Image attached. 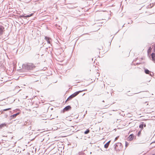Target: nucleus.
Here are the masks:
<instances>
[{
    "instance_id": "12",
    "label": "nucleus",
    "mask_w": 155,
    "mask_h": 155,
    "mask_svg": "<svg viewBox=\"0 0 155 155\" xmlns=\"http://www.w3.org/2000/svg\"><path fill=\"white\" fill-rule=\"evenodd\" d=\"M110 141H109L107 143H106L104 145V147L105 148H107L109 144L110 143Z\"/></svg>"
},
{
    "instance_id": "22",
    "label": "nucleus",
    "mask_w": 155,
    "mask_h": 155,
    "mask_svg": "<svg viewBox=\"0 0 155 155\" xmlns=\"http://www.w3.org/2000/svg\"><path fill=\"white\" fill-rule=\"evenodd\" d=\"M117 137H116L115 139V140H117Z\"/></svg>"
},
{
    "instance_id": "17",
    "label": "nucleus",
    "mask_w": 155,
    "mask_h": 155,
    "mask_svg": "<svg viewBox=\"0 0 155 155\" xmlns=\"http://www.w3.org/2000/svg\"><path fill=\"white\" fill-rule=\"evenodd\" d=\"M11 108H7V109H4L3 110V111H7V110H11Z\"/></svg>"
},
{
    "instance_id": "21",
    "label": "nucleus",
    "mask_w": 155,
    "mask_h": 155,
    "mask_svg": "<svg viewBox=\"0 0 155 155\" xmlns=\"http://www.w3.org/2000/svg\"><path fill=\"white\" fill-rule=\"evenodd\" d=\"M131 114H128V116L129 117H131Z\"/></svg>"
},
{
    "instance_id": "6",
    "label": "nucleus",
    "mask_w": 155,
    "mask_h": 155,
    "mask_svg": "<svg viewBox=\"0 0 155 155\" xmlns=\"http://www.w3.org/2000/svg\"><path fill=\"white\" fill-rule=\"evenodd\" d=\"M71 108V107L70 106L68 105L65 107L64 109L63 110L64 111H67L70 110Z\"/></svg>"
},
{
    "instance_id": "23",
    "label": "nucleus",
    "mask_w": 155,
    "mask_h": 155,
    "mask_svg": "<svg viewBox=\"0 0 155 155\" xmlns=\"http://www.w3.org/2000/svg\"><path fill=\"white\" fill-rule=\"evenodd\" d=\"M153 6V4L151 6V7H152Z\"/></svg>"
},
{
    "instance_id": "5",
    "label": "nucleus",
    "mask_w": 155,
    "mask_h": 155,
    "mask_svg": "<svg viewBox=\"0 0 155 155\" xmlns=\"http://www.w3.org/2000/svg\"><path fill=\"white\" fill-rule=\"evenodd\" d=\"M134 137V136L132 134H130L129 137L127 138V140H128L131 141L133 140Z\"/></svg>"
},
{
    "instance_id": "3",
    "label": "nucleus",
    "mask_w": 155,
    "mask_h": 155,
    "mask_svg": "<svg viewBox=\"0 0 155 155\" xmlns=\"http://www.w3.org/2000/svg\"><path fill=\"white\" fill-rule=\"evenodd\" d=\"M19 114V113H18L11 115L10 117V120H11L15 118Z\"/></svg>"
},
{
    "instance_id": "16",
    "label": "nucleus",
    "mask_w": 155,
    "mask_h": 155,
    "mask_svg": "<svg viewBox=\"0 0 155 155\" xmlns=\"http://www.w3.org/2000/svg\"><path fill=\"white\" fill-rule=\"evenodd\" d=\"M141 130H140L139 131V132H138V133L137 134V136H139L140 135V134H141Z\"/></svg>"
},
{
    "instance_id": "15",
    "label": "nucleus",
    "mask_w": 155,
    "mask_h": 155,
    "mask_svg": "<svg viewBox=\"0 0 155 155\" xmlns=\"http://www.w3.org/2000/svg\"><path fill=\"white\" fill-rule=\"evenodd\" d=\"M90 132L89 130H86L84 132V133L85 134H88Z\"/></svg>"
},
{
    "instance_id": "1",
    "label": "nucleus",
    "mask_w": 155,
    "mask_h": 155,
    "mask_svg": "<svg viewBox=\"0 0 155 155\" xmlns=\"http://www.w3.org/2000/svg\"><path fill=\"white\" fill-rule=\"evenodd\" d=\"M23 68L26 70H32L36 66L33 63H26L23 65Z\"/></svg>"
},
{
    "instance_id": "11",
    "label": "nucleus",
    "mask_w": 155,
    "mask_h": 155,
    "mask_svg": "<svg viewBox=\"0 0 155 155\" xmlns=\"http://www.w3.org/2000/svg\"><path fill=\"white\" fill-rule=\"evenodd\" d=\"M82 91H77L75 92L73 94L74 95V97H75L77 95H78Z\"/></svg>"
},
{
    "instance_id": "20",
    "label": "nucleus",
    "mask_w": 155,
    "mask_h": 155,
    "mask_svg": "<svg viewBox=\"0 0 155 155\" xmlns=\"http://www.w3.org/2000/svg\"><path fill=\"white\" fill-rule=\"evenodd\" d=\"M3 126V124H1V125H0V128H1Z\"/></svg>"
},
{
    "instance_id": "9",
    "label": "nucleus",
    "mask_w": 155,
    "mask_h": 155,
    "mask_svg": "<svg viewBox=\"0 0 155 155\" xmlns=\"http://www.w3.org/2000/svg\"><path fill=\"white\" fill-rule=\"evenodd\" d=\"M74 97V95L73 94H71V95H70L67 99L66 101H68L69 100H71L72 98H73V97Z\"/></svg>"
},
{
    "instance_id": "8",
    "label": "nucleus",
    "mask_w": 155,
    "mask_h": 155,
    "mask_svg": "<svg viewBox=\"0 0 155 155\" xmlns=\"http://www.w3.org/2000/svg\"><path fill=\"white\" fill-rule=\"evenodd\" d=\"M33 14L32 13L30 14H29L28 15H21V17H24V18H28V17H30L32 16L33 15Z\"/></svg>"
},
{
    "instance_id": "2",
    "label": "nucleus",
    "mask_w": 155,
    "mask_h": 155,
    "mask_svg": "<svg viewBox=\"0 0 155 155\" xmlns=\"http://www.w3.org/2000/svg\"><path fill=\"white\" fill-rule=\"evenodd\" d=\"M114 150L117 152L120 151L122 148V145L120 143H117L115 144L114 145Z\"/></svg>"
},
{
    "instance_id": "13",
    "label": "nucleus",
    "mask_w": 155,
    "mask_h": 155,
    "mask_svg": "<svg viewBox=\"0 0 155 155\" xmlns=\"http://www.w3.org/2000/svg\"><path fill=\"white\" fill-rule=\"evenodd\" d=\"M45 39L46 40V41H47V42L49 44H50V41L49 38L48 37H45Z\"/></svg>"
},
{
    "instance_id": "7",
    "label": "nucleus",
    "mask_w": 155,
    "mask_h": 155,
    "mask_svg": "<svg viewBox=\"0 0 155 155\" xmlns=\"http://www.w3.org/2000/svg\"><path fill=\"white\" fill-rule=\"evenodd\" d=\"M144 71L146 74H149L150 76H152L151 71H149L148 69H145Z\"/></svg>"
},
{
    "instance_id": "25",
    "label": "nucleus",
    "mask_w": 155,
    "mask_h": 155,
    "mask_svg": "<svg viewBox=\"0 0 155 155\" xmlns=\"http://www.w3.org/2000/svg\"><path fill=\"white\" fill-rule=\"evenodd\" d=\"M102 102H104V100H103V101Z\"/></svg>"
},
{
    "instance_id": "4",
    "label": "nucleus",
    "mask_w": 155,
    "mask_h": 155,
    "mask_svg": "<svg viewBox=\"0 0 155 155\" xmlns=\"http://www.w3.org/2000/svg\"><path fill=\"white\" fill-rule=\"evenodd\" d=\"M4 31V28L2 26H0V35H2Z\"/></svg>"
},
{
    "instance_id": "10",
    "label": "nucleus",
    "mask_w": 155,
    "mask_h": 155,
    "mask_svg": "<svg viewBox=\"0 0 155 155\" xmlns=\"http://www.w3.org/2000/svg\"><path fill=\"white\" fill-rule=\"evenodd\" d=\"M152 58V60L155 61V54L154 53H152L151 54Z\"/></svg>"
},
{
    "instance_id": "19",
    "label": "nucleus",
    "mask_w": 155,
    "mask_h": 155,
    "mask_svg": "<svg viewBox=\"0 0 155 155\" xmlns=\"http://www.w3.org/2000/svg\"><path fill=\"white\" fill-rule=\"evenodd\" d=\"M128 143L126 141L125 142V146L126 147L128 146Z\"/></svg>"
},
{
    "instance_id": "14",
    "label": "nucleus",
    "mask_w": 155,
    "mask_h": 155,
    "mask_svg": "<svg viewBox=\"0 0 155 155\" xmlns=\"http://www.w3.org/2000/svg\"><path fill=\"white\" fill-rule=\"evenodd\" d=\"M143 126L142 124L141 123V124H140L139 125V127L141 129H143Z\"/></svg>"
},
{
    "instance_id": "18",
    "label": "nucleus",
    "mask_w": 155,
    "mask_h": 155,
    "mask_svg": "<svg viewBox=\"0 0 155 155\" xmlns=\"http://www.w3.org/2000/svg\"><path fill=\"white\" fill-rule=\"evenodd\" d=\"M141 123L143 125V126L144 127H146V124L144 123V122H141Z\"/></svg>"
},
{
    "instance_id": "24",
    "label": "nucleus",
    "mask_w": 155,
    "mask_h": 155,
    "mask_svg": "<svg viewBox=\"0 0 155 155\" xmlns=\"http://www.w3.org/2000/svg\"><path fill=\"white\" fill-rule=\"evenodd\" d=\"M155 143V141L153 142H152V143Z\"/></svg>"
}]
</instances>
